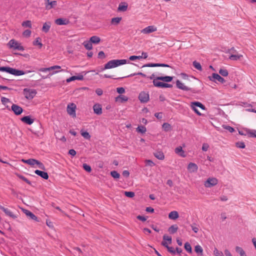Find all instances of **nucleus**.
<instances>
[{
  "instance_id": "680f3d73",
  "label": "nucleus",
  "mask_w": 256,
  "mask_h": 256,
  "mask_svg": "<svg viewBox=\"0 0 256 256\" xmlns=\"http://www.w3.org/2000/svg\"><path fill=\"white\" fill-rule=\"evenodd\" d=\"M124 194L128 198H133L134 196V193L132 192H125Z\"/></svg>"
},
{
  "instance_id": "7ed1b4c3",
  "label": "nucleus",
  "mask_w": 256,
  "mask_h": 256,
  "mask_svg": "<svg viewBox=\"0 0 256 256\" xmlns=\"http://www.w3.org/2000/svg\"><path fill=\"white\" fill-rule=\"evenodd\" d=\"M8 45L10 48H12L14 50H16L20 51H23L24 50V47L21 46L20 43L14 39L10 40L8 44Z\"/></svg>"
},
{
  "instance_id": "473e14b6",
  "label": "nucleus",
  "mask_w": 256,
  "mask_h": 256,
  "mask_svg": "<svg viewBox=\"0 0 256 256\" xmlns=\"http://www.w3.org/2000/svg\"><path fill=\"white\" fill-rule=\"evenodd\" d=\"M128 100V97H116L115 98V102L118 104L124 102Z\"/></svg>"
},
{
  "instance_id": "774afa93",
  "label": "nucleus",
  "mask_w": 256,
  "mask_h": 256,
  "mask_svg": "<svg viewBox=\"0 0 256 256\" xmlns=\"http://www.w3.org/2000/svg\"><path fill=\"white\" fill-rule=\"evenodd\" d=\"M116 92L119 94H122L124 93L125 92V90L124 88L122 87H120V88H116Z\"/></svg>"
},
{
  "instance_id": "4be33fe9",
  "label": "nucleus",
  "mask_w": 256,
  "mask_h": 256,
  "mask_svg": "<svg viewBox=\"0 0 256 256\" xmlns=\"http://www.w3.org/2000/svg\"><path fill=\"white\" fill-rule=\"evenodd\" d=\"M160 80L158 79V76L156 77L154 80H153V84L154 85L158 88H164V83L163 82H160Z\"/></svg>"
},
{
  "instance_id": "39448f33",
  "label": "nucleus",
  "mask_w": 256,
  "mask_h": 256,
  "mask_svg": "<svg viewBox=\"0 0 256 256\" xmlns=\"http://www.w3.org/2000/svg\"><path fill=\"white\" fill-rule=\"evenodd\" d=\"M218 184V180L216 178L210 177L204 182V185L206 188H208L216 186Z\"/></svg>"
},
{
  "instance_id": "69168bd1",
  "label": "nucleus",
  "mask_w": 256,
  "mask_h": 256,
  "mask_svg": "<svg viewBox=\"0 0 256 256\" xmlns=\"http://www.w3.org/2000/svg\"><path fill=\"white\" fill-rule=\"evenodd\" d=\"M222 127L226 130H228L230 132H233L234 131V130L232 127L228 126H223Z\"/></svg>"
},
{
  "instance_id": "4d7b16f0",
  "label": "nucleus",
  "mask_w": 256,
  "mask_h": 256,
  "mask_svg": "<svg viewBox=\"0 0 256 256\" xmlns=\"http://www.w3.org/2000/svg\"><path fill=\"white\" fill-rule=\"evenodd\" d=\"M31 30H25L23 33H22V35L23 36H25V37H30V34H31Z\"/></svg>"
},
{
  "instance_id": "7c9ffc66",
  "label": "nucleus",
  "mask_w": 256,
  "mask_h": 256,
  "mask_svg": "<svg viewBox=\"0 0 256 256\" xmlns=\"http://www.w3.org/2000/svg\"><path fill=\"white\" fill-rule=\"evenodd\" d=\"M173 78L170 76H158V79L165 82H170Z\"/></svg>"
},
{
  "instance_id": "aec40b11",
  "label": "nucleus",
  "mask_w": 256,
  "mask_h": 256,
  "mask_svg": "<svg viewBox=\"0 0 256 256\" xmlns=\"http://www.w3.org/2000/svg\"><path fill=\"white\" fill-rule=\"evenodd\" d=\"M35 174L40 176L42 178L48 180V175L47 172H42L40 170H36L34 172Z\"/></svg>"
},
{
  "instance_id": "c03bdc74",
  "label": "nucleus",
  "mask_w": 256,
  "mask_h": 256,
  "mask_svg": "<svg viewBox=\"0 0 256 256\" xmlns=\"http://www.w3.org/2000/svg\"><path fill=\"white\" fill-rule=\"evenodd\" d=\"M192 65L198 70H202V68L200 62L195 60L193 62Z\"/></svg>"
},
{
  "instance_id": "b1692460",
  "label": "nucleus",
  "mask_w": 256,
  "mask_h": 256,
  "mask_svg": "<svg viewBox=\"0 0 256 256\" xmlns=\"http://www.w3.org/2000/svg\"><path fill=\"white\" fill-rule=\"evenodd\" d=\"M84 79V76L82 74H78V76H71L66 80L67 82H70L74 80H82Z\"/></svg>"
},
{
  "instance_id": "20e7f679",
  "label": "nucleus",
  "mask_w": 256,
  "mask_h": 256,
  "mask_svg": "<svg viewBox=\"0 0 256 256\" xmlns=\"http://www.w3.org/2000/svg\"><path fill=\"white\" fill-rule=\"evenodd\" d=\"M190 107L192 109L194 110V112L196 113L198 116H201L202 114L198 111V107L203 110H205L204 106L202 103L198 102H192L190 104Z\"/></svg>"
},
{
  "instance_id": "c9c22d12",
  "label": "nucleus",
  "mask_w": 256,
  "mask_h": 256,
  "mask_svg": "<svg viewBox=\"0 0 256 256\" xmlns=\"http://www.w3.org/2000/svg\"><path fill=\"white\" fill-rule=\"evenodd\" d=\"M24 214L26 216L30 217V219L37 220L36 216L30 211L28 210H26L24 212Z\"/></svg>"
},
{
  "instance_id": "a19ab883",
  "label": "nucleus",
  "mask_w": 256,
  "mask_h": 256,
  "mask_svg": "<svg viewBox=\"0 0 256 256\" xmlns=\"http://www.w3.org/2000/svg\"><path fill=\"white\" fill-rule=\"evenodd\" d=\"M178 230V226L176 224L172 225L168 228V232L170 234H174Z\"/></svg>"
},
{
  "instance_id": "052dcab7",
  "label": "nucleus",
  "mask_w": 256,
  "mask_h": 256,
  "mask_svg": "<svg viewBox=\"0 0 256 256\" xmlns=\"http://www.w3.org/2000/svg\"><path fill=\"white\" fill-rule=\"evenodd\" d=\"M18 176L20 178L21 180H24V182H26L28 184L30 185L31 184L30 182L28 179H27L26 178H25L24 176H21V175H18Z\"/></svg>"
},
{
  "instance_id": "e2e57ef3",
  "label": "nucleus",
  "mask_w": 256,
  "mask_h": 256,
  "mask_svg": "<svg viewBox=\"0 0 256 256\" xmlns=\"http://www.w3.org/2000/svg\"><path fill=\"white\" fill-rule=\"evenodd\" d=\"M191 228L192 230L195 232L197 233L199 230V228L196 226V224H192L191 225Z\"/></svg>"
},
{
  "instance_id": "393cba45",
  "label": "nucleus",
  "mask_w": 256,
  "mask_h": 256,
  "mask_svg": "<svg viewBox=\"0 0 256 256\" xmlns=\"http://www.w3.org/2000/svg\"><path fill=\"white\" fill-rule=\"evenodd\" d=\"M174 152L176 154L180 155L182 157L184 158L186 156V155L184 154V152L182 150V147L180 146L176 148H175Z\"/></svg>"
},
{
  "instance_id": "79ce46f5",
  "label": "nucleus",
  "mask_w": 256,
  "mask_h": 256,
  "mask_svg": "<svg viewBox=\"0 0 256 256\" xmlns=\"http://www.w3.org/2000/svg\"><path fill=\"white\" fill-rule=\"evenodd\" d=\"M162 128L163 130L166 132H168L172 130L171 126L170 124L167 122L164 123L162 126Z\"/></svg>"
},
{
  "instance_id": "f3484780",
  "label": "nucleus",
  "mask_w": 256,
  "mask_h": 256,
  "mask_svg": "<svg viewBox=\"0 0 256 256\" xmlns=\"http://www.w3.org/2000/svg\"><path fill=\"white\" fill-rule=\"evenodd\" d=\"M244 131L246 132L245 135H248L250 137L256 138V130L246 128Z\"/></svg>"
},
{
  "instance_id": "c85d7f7f",
  "label": "nucleus",
  "mask_w": 256,
  "mask_h": 256,
  "mask_svg": "<svg viewBox=\"0 0 256 256\" xmlns=\"http://www.w3.org/2000/svg\"><path fill=\"white\" fill-rule=\"evenodd\" d=\"M243 56L240 54H232L230 57L229 58L230 60H240L242 58Z\"/></svg>"
},
{
  "instance_id": "3c124183",
  "label": "nucleus",
  "mask_w": 256,
  "mask_h": 256,
  "mask_svg": "<svg viewBox=\"0 0 256 256\" xmlns=\"http://www.w3.org/2000/svg\"><path fill=\"white\" fill-rule=\"evenodd\" d=\"M184 248L188 252L192 253V247H191L190 244L188 242H186L185 243Z\"/></svg>"
},
{
  "instance_id": "0e129e2a",
  "label": "nucleus",
  "mask_w": 256,
  "mask_h": 256,
  "mask_svg": "<svg viewBox=\"0 0 256 256\" xmlns=\"http://www.w3.org/2000/svg\"><path fill=\"white\" fill-rule=\"evenodd\" d=\"M150 97H139V100L142 102H147L149 100Z\"/></svg>"
},
{
  "instance_id": "bf43d9fd",
  "label": "nucleus",
  "mask_w": 256,
  "mask_h": 256,
  "mask_svg": "<svg viewBox=\"0 0 256 256\" xmlns=\"http://www.w3.org/2000/svg\"><path fill=\"white\" fill-rule=\"evenodd\" d=\"M82 167L84 169L88 172H90L92 170L90 166L86 164H83Z\"/></svg>"
},
{
  "instance_id": "2eb2a0df",
  "label": "nucleus",
  "mask_w": 256,
  "mask_h": 256,
  "mask_svg": "<svg viewBox=\"0 0 256 256\" xmlns=\"http://www.w3.org/2000/svg\"><path fill=\"white\" fill-rule=\"evenodd\" d=\"M0 208L5 213V214L13 218H15L16 216L13 214L10 210L0 205Z\"/></svg>"
},
{
  "instance_id": "cd10ccee",
  "label": "nucleus",
  "mask_w": 256,
  "mask_h": 256,
  "mask_svg": "<svg viewBox=\"0 0 256 256\" xmlns=\"http://www.w3.org/2000/svg\"><path fill=\"white\" fill-rule=\"evenodd\" d=\"M61 67L59 66H54L47 68H42L40 70V71L42 72H46L47 71H50L51 70H54L56 69H60Z\"/></svg>"
},
{
  "instance_id": "603ef678",
  "label": "nucleus",
  "mask_w": 256,
  "mask_h": 256,
  "mask_svg": "<svg viewBox=\"0 0 256 256\" xmlns=\"http://www.w3.org/2000/svg\"><path fill=\"white\" fill-rule=\"evenodd\" d=\"M219 73L223 76H226L228 74V71L226 69H220Z\"/></svg>"
},
{
  "instance_id": "9d476101",
  "label": "nucleus",
  "mask_w": 256,
  "mask_h": 256,
  "mask_svg": "<svg viewBox=\"0 0 256 256\" xmlns=\"http://www.w3.org/2000/svg\"><path fill=\"white\" fill-rule=\"evenodd\" d=\"M210 79L211 80H217L218 82L223 84L225 82V80L224 78H222L221 76H220L218 74L213 73L212 74V76H209Z\"/></svg>"
},
{
  "instance_id": "e433bc0d",
  "label": "nucleus",
  "mask_w": 256,
  "mask_h": 256,
  "mask_svg": "<svg viewBox=\"0 0 256 256\" xmlns=\"http://www.w3.org/2000/svg\"><path fill=\"white\" fill-rule=\"evenodd\" d=\"M82 44L85 47V48L86 50H90L92 48V43L91 42L90 40H89V41H87V40L84 41L82 43Z\"/></svg>"
},
{
  "instance_id": "ddd939ff",
  "label": "nucleus",
  "mask_w": 256,
  "mask_h": 256,
  "mask_svg": "<svg viewBox=\"0 0 256 256\" xmlns=\"http://www.w3.org/2000/svg\"><path fill=\"white\" fill-rule=\"evenodd\" d=\"M144 67H170L169 65L164 64H154L149 63L146 64L142 66V68Z\"/></svg>"
},
{
  "instance_id": "423d86ee",
  "label": "nucleus",
  "mask_w": 256,
  "mask_h": 256,
  "mask_svg": "<svg viewBox=\"0 0 256 256\" xmlns=\"http://www.w3.org/2000/svg\"><path fill=\"white\" fill-rule=\"evenodd\" d=\"M76 105L74 103L69 104L66 108L68 114L72 118L76 117Z\"/></svg>"
},
{
  "instance_id": "412c9836",
  "label": "nucleus",
  "mask_w": 256,
  "mask_h": 256,
  "mask_svg": "<svg viewBox=\"0 0 256 256\" xmlns=\"http://www.w3.org/2000/svg\"><path fill=\"white\" fill-rule=\"evenodd\" d=\"M26 74V72L22 70H17L16 68H12V71H11V74L16 76H19L24 75Z\"/></svg>"
},
{
  "instance_id": "4468645a",
  "label": "nucleus",
  "mask_w": 256,
  "mask_h": 256,
  "mask_svg": "<svg viewBox=\"0 0 256 256\" xmlns=\"http://www.w3.org/2000/svg\"><path fill=\"white\" fill-rule=\"evenodd\" d=\"M12 110L16 115L20 114L23 111L22 108L20 106L15 104H12Z\"/></svg>"
},
{
  "instance_id": "f257e3e1",
  "label": "nucleus",
  "mask_w": 256,
  "mask_h": 256,
  "mask_svg": "<svg viewBox=\"0 0 256 256\" xmlns=\"http://www.w3.org/2000/svg\"><path fill=\"white\" fill-rule=\"evenodd\" d=\"M129 61L127 60H112L108 62L104 65V67L102 68V70L106 69H110L117 67L119 66L126 64L128 63Z\"/></svg>"
},
{
  "instance_id": "09e8293b",
  "label": "nucleus",
  "mask_w": 256,
  "mask_h": 256,
  "mask_svg": "<svg viewBox=\"0 0 256 256\" xmlns=\"http://www.w3.org/2000/svg\"><path fill=\"white\" fill-rule=\"evenodd\" d=\"M136 130L138 132H140L142 134H144L146 131V128L145 126H138L136 128Z\"/></svg>"
},
{
  "instance_id": "f8f14e48",
  "label": "nucleus",
  "mask_w": 256,
  "mask_h": 256,
  "mask_svg": "<svg viewBox=\"0 0 256 256\" xmlns=\"http://www.w3.org/2000/svg\"><path fill=\"white\" fill-rule=\"evenodd\" d=\"M176 88L184 91L191 90V88L186 86L180 80H177L176 82Z\"/></svg>"
},
{
  "instance_id": "2f4dec72",
  "label": "nucleus",
  "mask_w": 256,
  "mask_h": 256,
  "mask_svg": "<svg viewBox=\"0 0 256 256\" xmlns=\"http://www.w3.org/2000/svg\"><path fill=\"white\" fill-rule=\"evenodd\" d=\"M122 20V17H116L112 18L110 22L111 24L112 25L116 26Z\"/></svg>"
},
{
  "instance_id": "de8ad7c7",
  "label": "nucleus",
  "mask_w": 256,
  "mask_h": 256,
  "mask_svg": "<svg viewBox=\"0 0 256 256\" xmlns=\"http://www.w3.org/2000/svg\"><path fill=\"white\" fill-rule=\"evenodd\" d=\"M214 254L215 256H224V254L222 251H220L217 249V248H214Z\"/></svg>"
},
{
  "instance_id": "f704fd0d",
  "label": "nucleus",
  "mask_w": 256,
  "mask_h": 256,
  "mask_svg": "<svg viewBox=\"0 0 256 256\" xmlns=\"http://www.w3.org/2000/svg\"><path fill=\"white\" fill-rule=\"evenodd\" d=\"M57 6V2L56 0L51 1L46 6V9L50 10Z\"/></svg>"
},
{
  "instance_id": "6ab92c4d",
  "label": "nucleus",
  "mask_w": 256,
  "mask_h": 256,
  "mask_svg": "<svg viewBox=\"0 0 256 256\" xmlns=\"http://www.w3.org/2000/svg\"><path fill=\"white\" fill-rule=\"evenodd\" d=\"M51 24H52L50 22H47L44 23L42 27V31L45 33L48 32L51 27Z\"/></svg>"
},
{
  "instance_id": "37998d69",
  "label": "nucleus",
  "mask_w": 256,
  "mask_h": 256,
  "mask_svg": "<svg viewBox=\"0 0 256 256\" xmlns=\"http://www.w3.org/2000/svg\"><path fill=\"white\" fill-rule=\"evenodd\" d=\"M172 242V238L170 236H168L166 234H164L163 236V241L162 242H166L169 244H171Z\"/></svg>"
},
{
  "instance_id": "4c0bfd02",
  "label": "nucleus",
  "mask_w": 256,
  "mask_h": 256,
  "mask_svg": "<svg viewBox=\"0 0 256 256\" xmlns=\"http://www.w3.org/2000/svg\"><path fill=\"white\" fill-rule=\"evenodd\" d=\"M90 40L92 44H98L100 42V39L97 36H92L90 38Z\"/></svg>"
},
{
  "instance_id": "bb28decb",
  "label": "nucleus",
  "mask_w": 256,
  "mask_h": 256,
  "mask_svg": "<svg viewBox=\"0 0 256 256\" xmlns=\"http://www.w3.org/2000/svg\"><path fill=\"white\" fill-rule=\"evenodd\" d=\"M154 154L156 158L160 160H164V154L161 151H157Z\"/></svg>"
},
{
  "instance_id": "338daca9",
  "label": "nucleus",
  "mask_w": 256,
  "mask_h": 256,
  "mask_svg": "<svg viewBox=\"0 0 256 256\" xmlns=\"http://www.w3.org/2000/svg\"><path fill=\"white\" fill-rule=\"evenodd\" d=\"M145 162L146 165L150 166H154V162L152 160H145Z\"/></svg>"
},
{
  "instance_id": "5fc2aeb1",
  "label": "nucleus",
  "mask_w": 256,
  "mask_h": 256,
  "mask_svg": "<svg viewBox=\"0 0 256 256\" xmlns=\"http://www.w3.org/2000/svg\"><path fill=\"white\" fill-rule=\"evenodd\" d=\"M136 75H140V76H142V77L144 78H146V74H144V73H142V72H138V73H134V74H130L128 76H124V78H126V77H130V76H136ZM122 78H124V77H122Z\"/></svg>"
},
{
  "instance_id": "dca6fc26",
  "label": "nucleus",
  "mask_w": 256,
  "mask_h": 256,
  "mask_svg": "<svg viewBox=\"0 0 256 256\" xmlns=\"http://www.w3.org/2000/svg\"><path fill=\"white\" fill-rule=\"evenodd\" d=\"M94 113L100 115L102 114V106L98 104H96L93 106Z\"/></svg>"
},
{
  "instance_id": "49530a36",
  "label": "nucleus",
  "mask_w": 256,
  "mask_h": 256,
  "mask_svg": "<svg viewBox=\"0 0 256 256\" xmlns=\"http://www.w3.org/2000/svg\"><path fill=\"white\" fill-rule=\"evenodd\" d=\"M41 40L40 38H37L34 42L33 44L34 46H39L40 48L42 46V43L40 42Z\"/></svg>"
},
{
  "instance_id": "c756f323",
  "label": "nucleus",
  "mask_w": 256,
  "mask_h": 256,
  "mask_svg": "<svg viewBox=\"0 0 256 256\" xmlns=\"http://www.w3.org/2000/svg\"><path fill=\"white\" fill-rule=\"evenodd\" d=\"M68 21L64 18H59L55 20V23L58 25H66L68 24Z\"/></svg>"
},
{
  "instance_id": "a18cd8bd",
  "label": "nucleus",
  "mask_w": 256,
  "mask_h": 256,
  "mask_svg": "<svg viewBox=\"0 0 256 256\" xmlns=\"http://www.w3.org/2000/svg\"><path fill=\"white\" fill-rule=\"evenodd\" d=\"M22 25L24 27H26L31 28H32V22L30 20H26L22 22Z\"/></svg>"
},
{
  "instance_id": "a878e982",
  "label": "nucleus",
  "mask_w": 256,
  "mask_h": 256,
  "mask_svg": "<svg viewBox=\"0 0 256 256\" xmlns=\"http://www.w3.org/2000/svg\"><path fill=\"white\" fill-rule=\"evenodd\" d=\"M162 246L168 249V250L172 254H176V250H174V248L172 246H168V243L166 242H162Z\"/></svg>"
},
{
  "instance_id": "0eeeda50",
  "label": "nucleus",
  "mask_w": 256,
  "mask_h": 256,
  "mask_svg": "<svg viewBox=\"0 0 256 256\" xmlns=\"http://www.w3.org/2000/svg\"><path fill=\"white\" fill-rule=\"evenodd\" d=\"M93 93H94L93 90H90L86 87L80 88L76 90V94L84 95V94H92Z\"/></svg>"
},
{
  "instance_id": "ea45409f",
  "label": "nucleus",
  "mask_w": 256,
  "mask_h": 256,
  "mask_svg": "<svg viewBox=\"0 0 256 256\" xmlns=\"http://www.w3.org/2000/svg\"><path fill=\"white\" fill-rule=\"evenodd\" d=\"M12 68L9 66H0V71L10 74Z\"/></svg>"
},
{
  "instance_id": "5701e85b",
  "label": "nucleus",
  "mask_w": 256,
  "mask_h": 256,
  "mask_svg": "<svg viewBox=\"0 0 256 256\" xmlns=\"http://www.w3.org/2000/svg\"><path fill=\"white\" fill-rule=\"evenodd\" d=\"M179 216L178 213L177 211H172L168 214V218L170 220H175Z\"/></svg>"
},
{
  "instance_id": "13d9d810",
  "label": "nucleus",
  "mask_w": 256,
  "mask_h": 256,
  "mask_svg": "<svg viewBox=\"0 0 256 256\" xmlns=\"http://www.w3.org/2000/svg\"><path fill=\"white\" fill-rule=\"evenodd\" d=\"M236 147L241 148H245V144L244 142H239L236 144Z\"/></svg>"
},
{
  "instance_id": "8fccbe9b",
  "label": "nucleus",
  "mask_w": 256,
  "mask_h": 256,
  "mask_svg": "<svg viewBox=\"0 0 256 256\" xmlns=\"http://www.w3.org/2000/svg\"><path fill=\"white\" fill-rule=\"evenodd\" d=\"M81 135L85 138L87 140H90V136L89 133L87 132H84L83 130H81L80 132Z\"/></svg>"
},
{
  "instance_id": "a211bd4d",
  "label": "nucleus",
  "mask_w": 256,
  "mask_h": 256,
  "mask_svg": "<svg viewBox=\"0 0 256 256\" xmlns=\"http://www.w3.org/2000/svg\"><path fill=\"white\" fill-rule=\"evenodd\" d=\"M21 120L29 125L32 124L34 122V120L32 119L30 116H25L21 118Z\"/></svg>"
},
{
  "instance_id": "72a5a7b5",
  "label": "nucleus",
  "mask_w": 256,
  "mask_h": 256,
  "mask_svg": "<svg viewBox=\"0 0 256 256\" xmlns=\"http://www.w3.org/2000/svg\"><path fill=\"white\" fill-rule=\"evenodd\" d=\"M128 6V4L125 2H121L118 6V10L120 12H125L127 10Z\"/></svg>"
},
{
  "instance_id": "f03ea898",
  "label": "nucleus",
  "mask_w": 256,
  "mask_h": 256,
  "mask_svg": "<svg viewBox=\"0 0 256 256\" xmlns=\"http://www.w3.org/2000/svg\"><path fill=\"white\" fill-rule=\"evenodd\" d=\"M22 161L24 163L27 164L32 166H34L35 164H37L40 168L42 170L45 169V167L44 164L36 160L33 158H30L28 160L22 159Z\"/></svg>"
},
{
  "instance_id": "6e6d98bb",
  "label": "nucleus",
  "mask_w": 256,
  "mask_h": 256,
  "mask_svg": "<svg viewBox=\"0 0 256 256\" xmlns=\"http://www.w3.org/2000/svg\"><path fill=\"white\" fill-rule=\"evenodd\" d=\"M110 174L114 178H118L120 176V174L115 170L111 172Z\"/></svg>"
},
{
  "instance_id": "1a4fd4ad",
  "label": "nucleus",
  "mask_w": 256,
  "mask_h": 256,
  "mask_svg": "<svg viewBox=\"0 0 256 256\" xmlns=\"http://www.w3.org/2000/svg\"><path fill=\"white\" fill-rule=\"evenodd\" d=\"M24 96H34L36 94V91L34 88H25L23 90Z\"/></svg>"
},
{
  "instance_id": "864d4df0",
  "label": "nucleus",
  "mask_w": 256,
  "mask_h": 256,
  "mask_svg": "<svg viewBox=\"0 0 256 256\" xmlns=\"http://www.w3.org/2000/svg\"><path fill=\"white\" fill-rule=\"evenodd\" d=\"M1 101L3 104L6 106V108H8V104L10 103V101L8 98H7L5 97H2Z\"/></svg>"
},
{
  "instance_id": "58836bf2",
  "label": "nucleus",
  "mask_w": 256,
  "mask_h": 256,
  "mask_svg": "<svg viewBox=\"0 0 256 256\" xmlns=\"http://www.w3.org/2000/svg\"><path fill=\"white\" fill-rule=\"evenodd\" d=\"M194 250L196 253L200 254V256L203 254V249L200 245H196L194 247Z\"/></svg>"
},
{
  "instance_id": "6e6552de",
  "label": "nucleus",
  "mask_w": 256,
  "mask_h": 256,
  "mask_svg": "<svg viewBox=\"0 0 256 256\" xmlns=\"http://www.w3.org/2000/svg\"><path fill=\"white\" fill-rule=\"evenodd\" d=\"M157 28L154 26H150L141 30V32L144 34H149L150 33L156 32Z\"/></svg>"
},
{
  "instance_id": "9b49d317",
  "label": "nucleus",
  "mask_w": 256,
  "mask_h": 256,
  "mask_svg": "<svg viewBox=\"0 0 256 256\" xmlns=\"http://www.w3.org/2000/svg\"><path fill=\"white\" fill-rule=\"evenodd\" d=\"M188 170L190 173L196 172L198 170V166L196 164L190 162L188 165Z\"/></svg>"
}]
</instances>
